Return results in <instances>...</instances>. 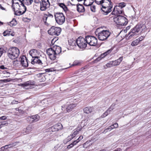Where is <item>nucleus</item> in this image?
Returning <instances> with one entry per match:
<instances>
[{
    "label": "nucleus",
    "instance_id": "1",
    "mask_svg": "<svg viewBox=\"0 0 151 151\" xmlns=\"http://www.w3.org/2000/svg\"><path fill=\"white\" fill-rule=\"evenodd\" d=\"M19 54V50L16 47H10L7 51V55L9 58L12 60L15 59L17 58Z\"/></svg>",
    "mask_w": 151,
    "mask_h": 151
},
{
    "label": "nucleus",
    "instance_id": "2",
    "mask_svg": "<svg viewBox=\"0 0 151 151\" xmlns=\"http://www.w3.org/2000/svg\"><path fill=\"white\" fill-rule=\"evenodd\" d=\"M113 19L115 22L119 25L125 26L128 23L127 19L122 15H118L114 17Z\"/></svg>",
    "mask_w": 151,
    "mask_h": 151
},
{
    "label": "nucleus",
    "instance_id": "3",
    "mask_svg": "<svg viewBox=\"0 0 151 151\" xmlns=\"http://www.w3.org/2000/svg\"><path fill=\"white\" fill-rule=\"evenodd\" d=\"M142 25L141 24H137L132 29L131 31L129 32L126 38L128 40L131 39V38L135 35H136L142 28Z\"/></svg>",
    "mask_w": 151,
    "mask_h": 151
},
{
    "label": "nucleus",
    "instance_id": "4",
    "mask_svg": "<svg viewBox=\"0 0 151 151\" xmlns=\"http://www.w3.org/2000/svg\"><path fill=\"white\" fill-rule=\"evenodd\" d=\"M86 39L81 36L79 37L76 40V44L81 49H83L86 48L87 46V42Z\"/></svg>",
    "mask_w": 151,
    "mask_h": 151
},
{
    "label": "nucleus",
    "instance_id": "5",
    "mask_svg": "<svg viewBox=\"0 0 151 151\" xmlns=\"http://www.w3.org/2000/svg\"><path fill=\"white\" fill-rule=\"evenodd\" d=\"M111 34L109 31L103 30L98 33V37L99 40L104 41L107 40Z\"/></svg>",
    "mask_w": 151,
    "mask_h": 151
},
{
    "label": "nucleus",
    "instance_id": "6",
    "mask_svg": "<svg viewBox=\"0 0 151 151\" xmlns=\"http://www.w3.org/2000/svg\"><path fill=\"white\" fill-rule=\"evenodd\" d=\"M55 18L57 23L59 24H63L65 21V17L62 13L56 12L55 13Z\"/></svg>",
    "mask_w": 151,
    "mask_h": 151
},
{
    "label": "nucleus",
    "instance_id": "7",
    "mask_svg": "<svg viewBox=\"0 0 151 151\" xmlns=\"http://www.w3.org/2000/svg\"><path fill=\"white\" fill-rule=\"evenodd\" d=\"M95 2L98 4H101L102 7H113L111 0H95Z\"/></svg>",
    "mask_w": 151,
    "mask_h": 151
},
{
    "label": "nucleus",
    "instance_id": "8",
    "mask_svg": "<svg viewBox=\"0 0 151 151\" xmlns=\"http://www.w3.org/2000/svg\"><path fill=\"white\" fill-rule=\"evenodd\" d=\"M61 31L60 28L52 26L48 30V32L50 35L58 36L60 34Z\"/></svg>",
    "mask_w": 151,
    "mask_h": 151
},
{
    "label": "nucleus",
    "instance_id": "9",
    "mask_svg": "<svg viewBox=\"0 0 151 151\" xmlns=\"http://www.w3.org/2000/svg\"><path fill=\"white\" fill-rule=\"evenodd\" d=\"M87 42L89 45L95 46L97 43V39L93 36H86Z\"/></svg>",
    "mask_w": 151,
    "mask_h": 151
},
{
    "label": "nucleus",
    "instance_id": "10",
    "mask_svg": "<svg viewBox=\"0 0 151 151\" xmlns=\"http://www.w3.org/2000/svg\"><path fill=\"white\" fill-rule=\"evenodd\" d=\"M40 10L42 11H45L50 6V4L49 0H40Z\"/></svg>",
    "mask_w": 151,
    "mask_h": 151
},
{
    "label": "nucleus",
    "instance_id": "11",
    "mask_svg": "<svg viewBox=\"0 0 151 151\" xmlns=\"http://www.w3.org/2000/svg\"><path fill=\"white\" fill-rule=\"evenodd\" d=\"M114 48L113 47H111L110 49L108 50L105 52L101 54L100 56L93 61V63H96L99 61L102 58L105 57L107 55L111 53L113 50Z\"/></svg>",
    "mask_w": 151,
    "mask_h": 151
},
{
    "label": "nucleus",
    "instance_id": "12",
    "mask_svg": "<svg viewBox=\"0 0 151 151\" xmlns=\"http://www.w3.org/2000/svg\"><path fill=\"white\" fill-rule=\"evenodd\" d=\"M46 52L51 60H54L56 58L57 55L55 54L54 51L52 47L47 49L46 50Z\"/></svg>",
    "mask_w": 151,
    "mask_h": 151
},
{
    "label": "nucleus",
    "instance_id": "13",
    "mask_svg": "<svg viewBox=\"0 0 151 151\" xmlns=\"http://www.w3.org/2000/svg\"><path fill=\"white\" fill-rule=\"evenodd\" d=\"M22 6L23 7V9H24V10L23 11L20 10H17L15 11V8L13 7V4L12 5V8L14 11V14L15 15L17 16H19L21 15H22L25 13L27 10L26 7L24 6V4L22 3Z\"/></svg>",
    "mask_w": 151,
    "mask_h": 151
},
{
    "label": "nucleus",
    "instance_id": "14",
    "mask_svg": "<svg viewBox=\"0 0 151 151\" xmlns=\"http://www.w3.org/2000/svg\"><path fill=\"white\" fill-rule=\"evenodd\" d=\"M84 124L83 123H81V124L79 125L78 127L76 129V130L71 135V136L73 138L75 137L78 133L81 130L82 128L84 127Z\"/></svg>",
    "mask_w": 151,
    "mask_h": 151
},
{
    "label": "nucleus",
    "instance_id": "15",
    "mask_svg": "<svg viewBox=\"0 0 151 151\" xmlns=\"http://www.w3.org/2000/svg\"><path fill=\"white\" fill-rule=\"evenodd\" d=\"M124 13V11L122 9L118 8L117 7L115 6L113 10L111 13L112 14H122Z\"/></svg>",
    "mask_w": 151,
    "mask_h": 151
},
{
    "label": "nucleus",
    "instance_id": "16",
    "mask_svg": "<svg viewBox=\"0 0 151 151\" xmlns=\"http://www.w3.org/2000/svg\"><path fill=\"white\" fill-rule=\"evenodd\" d=\"M21 84V86L23 87H27L29 86L30 88H32V86L35 84V82L32 80H30L25 82L23 84Z\"/></svg>",
    "mask_w": 151,
    "mask_h": 151
},
{
    "label": "nucleus",
    "instance_id": "17",
    "mask_svg": "<svg viewBox=\"0 0 151 151\" xmlns=\"http://www.w3.org/2000/svg\"><path fill=\"white\" fill-rule=\"evenodd\" d=\"M33 59H32L31 63L32 64H38L40 65L42 64V62L40 58V57L37 56L36 57H33Z\"/></svg>",
    "mask_w": 151,
    "mask_h": 151
},
{
    "label": "nucleus",
    "instance_id": "18",
    "mask_svg": "<svg viewBox=\"0 0 151 151\" xmlns=\"http://www.w3.org/2000/svg\"><path fill=\"white\" fill-rule=\"evenodd\" d=\"M76 106V104H71L68 105L66 107V110H64V112H69L71 111Z\"/></svg>",
    "mask_w": 151,
    "mask_h": 151
},
{
    "label": "nucleus",
    "instance_id": "19",
    "mask_svg": "<svg viewBox=\"0 0 151 151\" xmlns=\"http://www.w3.org/2000/svg\"><path fill=\"white\" fill-rule=\"evenodd\" d=\"M52 47L54 50L55 54L57 55H58L61 52V48L59 46L55 45Z\"/></svg>",
    "mask_w": 151,
    "mask_h": 151
},
{
    "label": "nucleus",
    "instance_id": "20",
    "mask_svg": "<svg viewBox=\"0 0 151 151\" xmlns=\"http://www.w3.org/2000/svg\"><path fill=\"white\" fill-rule=\"evenodd\" d=\"M25 58H21V63L23 66L27 67L28 65V60L26 57H25Z\"/></svg>",
    "mask_w": 151,
    "mask_h": 151
},
{
    "label": "nucleus",
    "instance_id": "21",
    "mask_svg": "<svg viewBox=\"0 0 151 151\" xmlns=\"http://www.w3.org/2000/svg\"><path fill=\"white\" fill-rule=\"evenodd\" d=\"M112 8V7H111V6H110V7H102L101 9L105 13V15H107L108 14V13H109L111 11V9Z\"/></svg>",
    "mask_w": 151,
    "mask_h": 151
},
{
    "label": "nucleus",
    "instance_id": "22",
    "mask_svg": "<svg viewBox=\"0 0 151 151\" xmlns=\"http://www.w3.org/2000/svg\"><path fill=\"white\" fill-rule=\"evenodd\" d=\"M77 10L79 12H83L85 11V9L84 6L79 4L77 5Z\"/></svg>",
    "mask_w": 151,
    "mask_h": 151
},
{
    "label": "nucleus",
    "instance_id": "23",
    "mask_svg": "<svg viewBox=\"0 0 151 151\" xmlns=\"http://www.w3.org/2000/svg\"><path fill=\"white\" fill-rule=\"evenodd\" d=\"M30 55L32 58L37 56L38 51L35 49H33L31 50L29 52Z\"/></svg>",
    "mask_w": 151,
    "mask_h": 151
},
{
    "label": "nucleus",
    "instance_id": "24",
    "mask_svg": "<svg viewBox=\"0 0 151 151\" xmlns=\"http://www.w3.org/2000/svg\"><path fill=\"white\" fill-rule=\"evenodd\" d=\"M93 109V108L92 107H87L83 109V111L84 113L87 114H88L92 112Z\"/></svg>",
    "mask_w": 151,
    "mask_h": 151
},
{
    "label": "nucleus",
    "instance_id": "25",
    "mask_svg": "<svg viewBox=\"0 0 151 151\" xmlns=\"http://www.w3.org/2000/svg\"><path fill=\"white\" fill-rule=\"evenodd\" d=\"M123 60V57H121L118 59L114 61H112L113 66H115L119 65Z\"/></svg>",
    "mask_w": 151,
    "mask_h": 151
},
{
    "label": "nucleus",
    "instance_id": "26",
    "mask_svg": "<svg viewBox=\"0 0 151 151\" xmlns=\"http://www.w3.org/2000/svg\"><path fill=\"white\" fill-rule=\"evenodd\" d=\"M21 3V5H22V3L24 4V3L27 5H31L33 2V0H18Z\"/></svg>",
    "mask_w": 151,
    "mask_h": 151
},
{
    "label": "nucleus",
    "instance_id": "27",
    "mask_svg": "<svg viewBox=\"0 0 151 151\" xmlns=\"http://www.w3.org/2000/svg\"><path fill=\"white\" fill-rule=\"evenodd\" d=\"M56 128V129L54 131H58L60 129H61L63 128V126L61 123H57L54 126L52 127V129L55 128Z\"/></svg>",
    "mask_w": 151,
    "mask_h": 151
},
{
    "label": "nucleus",
    "instance_id": "28",
    "mask_svg": "<svg viewBox=\"0 0 151 151\" xmlns=\"http://www.w3.org/2000/svg\"><path fill=\"white\" fill-rule=\"evenodd\" d=\"M8 25H9L11 27H13L15 26L17 24V22L15 18L13 19L12 21L9 22L7 23Z\"/></svg>",
    "mask_w": 151,
    "mask_h": 151
},
{
    "label": "nucleus",
    "instance_id": "29",
    "mask_svg": "<svg viewBox=\"0 0 151 151\" xmlns=\"http://www.w3.org/2000/svg\"><path fill=\"white\" fill-rule=\"evenodd\" d=\"M118 126V123H114V124H111L110 126L109 127L106 129V130H108L110 131L111 130L114 128H117Z\"/></svg>",
    "mask_w": 151,
    "mask_h": 151
},
{
    "label": "nucleus",
    "instance_id": "30",
    "mask_svg": "<svg viewBox=\"0 0 151 151\" xmlns=\"http://www.w3.org/2000/svg\"><path fill=\"white\" fill-rule=\"evenodd\" d=\"M126 5V4L124 2L119 3L117 4L116 6L118 8H120L122 9L123 7H125Z\"/></svg>",
    "mask_w": 151,
    "mask_h": 151
},
{
    "label": "nucleus",
    "instance_id": "31",
    "mask_svg": "<svg viewBox=\"0 0 151 151\" xmlns=\"http://www.w3.org/2000/svg\"><path fill=\"white\" fill-rule=\"evenodd\" d=\"M31 116L33 119V122H36L38 121L40 119V116L37 114L33 115Z\"/></svg>",
    "mask_w": 151,
    "mask_h": 151
},
{
    "label": "nucleus",
    "instance_id": "32",
    "mask_svg": "<svg viewBox=\"0 0 151 151\" xmlns=\"http://www.w3.org/2000/svg\"><path fill=\"white\" fill-rule=\"evenodd\" d=\"M10 33H11V30L10 29H6L3 33V35L4 36H9Z\"/></svg>",
    "mask_w": 151,
    "mask_h": 151
},
{
    "label": "nucleus",
    "instance_id": "33",
    "mask_svg": "<svg viewBox=\"0 0 151 151\" xmlns=\"http://www.w3.org/2000/svg\"><path fill=\"white\" fill-rule=\"evenodd\" d=\"M92 145L90 141H87L83 145V147L84 148H87Z\"/></svg>",
    "mask_w": 151,
    "mask_h": 151
},
{
    "label": "nucleus",
    "instance_id": "34",
    "mask_svg": "<svg viewBox=\"0 0 151 151\" xmlns=\"http://www.w3.org/2000/svg\"><path fill=\"white\" fill-rule=\"evenodd\" d=\"M69 44V45L73 46H76V40L75 41L73 40H68Z\"/></svg>",
    "mask_w": 151,
    "mask_h": 151
},
{
    "label": "nucleus",
    "instance_id": "35",
    "mask_svg": "<svg viewBox=\"0 0 151 151\" xmlns=\"http://www.w3.org/2000/svg\"><path fill=\"white\" fill-rule=\"evenodd\" d=\"M140 42V40H138V39H137L135 40H134V41H133L132 42L131 45L132 46H135L137 45Z\"/></svg>",
    "mask_w": 151,
    "mask_h": 151
},
{
    "label": "nucleus",
    "instance_id": "36",
    "mask_svg": "<svg viewBox=\"0 0 151 151\" xmlns=\"http://www.w3.org/2000/svg\"><path fill=\"white\" fill-rule=\"evenodd\" d=\"M47 14H44L43 16L42 17V19L44 23L45 24L48 26V25L49 24L47 22H46V18H47L46 16H47Z\"/></svg>",
    "mask_w": 151,
    "mask_h": 151
},
{
    "label": "nucleus",
    "instance_id": "37",
    "mask_svg": "<svg viewBox=\"0 0 151 151\" xmlns=\"http://www.w3.org/2000/svg\"><path fill=\"white\" fill-rule=\"evenodd\" d=\"M13 64L16 67H19L21 64V61L15 60L13 62Z\"/></svg>",
    "mask_w": 151,
    "mask_h": 151
},
{
    "label": "nucleus",
    "instance_id": "38",
    "mask_svg": "<svg viewBox=\"0 0 151 151\" xmlns=\"http://www.w3.org/2000/svg\"><path fill=\"white\" fill-rule=\"evenodd\" d=\"M32 128L31 127L29 126H28L27 128L25 133L27 134L29 133L31 131H32Z\"/></svg>",
    "mask_w": 151,
    "mask_h": 151
},
{
    "label": "nucleus",
    "instance_id": "39",
    "mask_svg": "<svg viewBox=\"0 0 151 151\" xmlns=\"http://www.w3.org/2000/svg\"><path fill=\"white\" fill-rule=\"evenodd\" d=\"M27 121L29 123H33V119L32 116H29L26 119Z\"/></svg>",
    "mask_w": 151,
    "mask_h": 151
},
{
    "label": "nucleus",
    "instance_id": "40",
    "mask_svg": "<svg viewBox=\"0 0 151 151\" xmlns=\"http://www.w3.org/2000/svg\"><path fill=\"white\" fill-rule=\"evenodd\" d=\"M73 138L72 137V136H71V135H70V136H68V137L65 140H64V142H65V141L66 140V142H68L70 140H71Z\"/></svg>",
    "mask_w": 151,
    "mask_h": 151
},
{
    "label": "nucleus",
    "instance_id": "41",
    "mask_svg": "<svg viewBox=\"0 0 151 151\" xmlns=\"http://www.w3.org/2000/svg\"><path fill=\"white\" fill-rule=\"evenodd\" d=\"M106 66L108 67H111V66H114L112 61L109 62L106 64Z\"/></svg>",
    "mask_w": 151,
    "mask_h": 151
},
{
    "label": "nucleus",
    "instance_id": "42",
    "mask_svg": "<svg viewBox=\"0 0 151 151\" xmlns=\"http://www.w3.org/2000/svg\"><path fill=\"white\" fill-rule=\"evenodd\" d=\"M4 50L3 48L0 47V57L4 53Z\"/></svg>",
    "mask_w": 151,
    "mask_h": 151
},
{
    "label": "nucleus",
    "instance_id": "43",
    "mask_svg": "<svg viewBox=\"0 0 151 151\" xmlns=\"http://www.w3.org/2000/svg\"><path fill=\"white\" fill-rule=\"evenodd\" d=\"M11 79L10 78H8L2 80L1 81H3L4 82H7L11 81Z\"/></svg>",
    "mask_w": 151,
    "mask_h": 151
},
{
    "label": "nucleus",
    "instance_id": "44",
    "mask_svg": "<svg viewBox=\"0 0 151 151\" xmlns=\"http://www.w3.org/2000/svg\"><path fill=\"white\" fill-rule=\"evenodd\" d=\"M47 16H48V18H49L51 20L52 19H53V15H52V14H51L49 13L47 15Z\"/></svg>",
    "mask_w": 151,
    "mask_h": 151
},
{
    "label": "nucleus",
    "instance_id": "45",
    "mask_svg": "<svg viewBox=\"0 0 151 151\" xmlns=\"http://www.w3.org/2000/svg\"><path fill=\"white\" fill-rule=\"evenodd\" d=\"M95 9L96 7L95 6H91V10L93 12H95Z\"/></svg>",
    "mask_w": 151,
    "mask_h": 151
},
{
    "label": "nucleus",
    "instance_id": "46",
    "mask_svg": "<svg viewBox=\"0 0 151 151\" xmlns=\"http://www.w3.org/2000/svg\"><path fill=\"white\" fill-rule=\"evenodd\" d=\"M58 5L59 6L63 9L65 4L63 3H59L58 4Z\"/></svg>",
    "mask_w": 151,
    "mask_h": 151
},
{
    "label": "nucleus",
    "instance_id": "47",
    "mask_svg": "<svg viewBox=\"0 0 151 151\" xmlns=\"http://www.w3.org/2000/svg\"><path fill=\"white\" fill-rule=\"evenodd\" d=\"M93 2H94V1H93V2H91V3L90 2L89 4H87L85 3V2L84 1V2L83 3V4L84 5V6H90L93 3Z\"/></svg>",
    "mask_w": 151,
    "mask_h": 151
},
{
    "label": "nucleus",
    "instance_id": "48",
    "mask_svg": "<svg viewBox=\"0 0 151 151\" xmlns=\"http://www.w3.org/2000/svg\"><path fill=\"white\" fill-rule=\"evenodd\" d=\"M19 142H14L11 143L12 146L13 147L15 146L17 144L19 143Z\"/></svg>",
    "mask_w": 151,
    "mask_h": 151
},
{
    "label": "nucleus",
    "instance_id": "49",
    "mask_svg": "<svg viewBox=\"0 0 151 151\" xmlns=\"http://www.w3.org/2000/svg\"><path fill=\"white\" fill-rule=\"evenodd\" d=\"M53 70H53V68H50L46 69L45 70V71L46 72H52L53 71Z\"/></svg>",
    "mask_w": 151,
    "mask_h": 151
},
{
    "label": "nucleus",
    "instance_id": "50",
    "mask_svg": "<svg viewBox=\"0 0 151 151\" xmlns=\"http://www.w3.org/2000/svg\"><path fill=\"white\" fill-rule=\"evenodd\" d=\"M63 9L65 12H66L69 11L68 9L65 5L64 6Z\"/></svg>",
    "mask_w": 151,
    "mask_h": 151
},
{
    "label": "nucleus",
    "instance_id": "51",
    "mask_svg": "<svg viewBox=\"0 0 151 151\" xmlns=\"http://www.w3.org/2000/svg\"><path fill=\"white\" fill-rule=\"evenodd\" d=\"M109 114L107 112H106V111L101 116L102 117H104L106 116L108 114Z\"/></svg>",
    "mask_w": 151,
    "mask_h": 151
},
{
    "label": "nucleus",
    "instance_id": "52",
    "mask_svg": "<svg viewBox=\"0 0 151 151\" xmlns=\"http://www.w3.org/2000/svg\"><path fill=\"white\" fill-rule=\"evenodd\" d=\"M109 114L107 112H106V111L101 116L102 117H104L106 116L108 114Z\"/></svg>",
    "mask_w": 151,
    "mask_h": 151
},
{
    "label": "nucleus",
    "instance_id": "53",
    "mask_svg": "<svg viewBox=\"0 0 151 151\" xmlns=\"http://www.w3.org/2000/svg\"><path fill=\"white\" fill-rule=\"evenodd\" d=\"M109 114L107 112H106V111L101 116L102 117H104L106 116L108 114Z\"/></svg>",
    "mask_w": 151,
    "mask_h": 151
},
{
    "label": "nucleus",
    "instance_id": "54",
    "mask_svg": "<svg viewBox=\"0 0 151 151\" xmlns=\"http://www.w3.org/2000/svg\"><path fill=\"white\" fill-rule=\"evenodd\" d=\"M109 114L107 112H106V111L101 116L102 117H104L106 116L108 114Z\"/></svg>",
    "mask_w": 151,
    "mask_h": 151
},
{
    "label": "nucleus",
    "instance_id": "55",
    "mask_svg": "<svg viewBox=\"0 0 151 151\" xmlns=\"http://www.w3.org/2000/svg\"><path fill=\"white\" fill-rule=\"evenodd\" d=\"M79 63L76 61H75L73 62V64L70 67L74 66H76L78 65Z\"/></svg>",
    "mask_w": 151,
    "mask_h": 151
},
{
    "label": "nucleus",
    "instance_id": "56",
    "mask_svg": "<svg viewBox=\"0 0 151 151\" xmlns=\"http://www.w3.org/2000/svg\"><path fill=\"white\" fill-rule=\"evenodd\" d=\"M6 119V117L4 116L0 117V119L1 120H5Z\"/></svg>",
    "mask_w": 151,
    "mask_h": 151
},
{
    "label": "nucleus",
    "instance_id": "57",
    "mask_svg": "<svg viewBox=\"0 0 151 151\" xmlns=\"http://www.w3.org/2000/svg\"><path fill=\"white\" fill-rule=\"evenodd\" d=\"M79 142V141H78V140H76L74 141L72 143V144L74 146V145H76L77 143Z\"/></svg>",
    "mask_w": 151,
    "mask_h": 151
},
{
    "label": "nucleus",
    "instance_id": "58",
    "mask_svg": "<svg viewBox=\"0 0 151 151\" xmlns=\"http://www.w3.org/2000/svg\"><path fill=\"white\" fill-rule=\"evenodd\" d=\"M18 102L20 103V102L18 101L15 100H14L12 102V104H17Z\"/></svg>",
    "mask_w": 151,
    "mask_h": 151
},
{
    "label": "nucleus",
    "instance_id": "59",
    "mask_svg": "<svg viewBox=\"0 0 151 151\" xmlns=\"http://www.w3.org/2000/svg\"><path fill=\"white\" fill-rule=\"evenodd\" d=\"M73 146H74L73 145L72 143H71L70 145H68L67 146V148L68 149H70V148H72V147H73Z\"/></svg>",
    "mask_w": 151,
    "mask_h": 151
},
{
    "label": "nucleus",
    "instance_id": "60",
    "mask_svg": "<svg viewBox=\"0 0 151 151\" xmlns=\"http://www.w3.org/2000/svg\"><path fill=\"white\" fill-rule=\"evenodd\" d=\"M16 8L18 9H19V10L21 9H20L19 8L20 7H21V6H20V5L19 4V3L16 4Z\"/></svg>",
    "mask_w": 151,
    "mask_h": 151
},
{
    "label": "nucleus",
    "instance_id": "61",
    "mask_svg": "<svg viewBox=\"0 0 151 151\" xmlns=\"http://www.w3.org/2000/svg\"><path fill=\"white\" fill-rule=\"evenodd\" d=\"M61 107H62V108H61V109L62 110V112H63V113H65L64 112V110H66V107H65V106H61Z\"/></svg>",
    "mask_w": 151,
    "mask_h": 151
},
{
    "label": "nucleus",
    "instance_id": "62",
    "mask_svg": "<svg viewBox=\"0 0 151 151\" xmlns=\"http://www.w3.org/2000/svg\"><path fill=\"white\" fill-rule=\"evenodd\" d=\"M0 69H7V68H6V67H5L4 65H2L0 66Z\"/></svg>",
    "mask_w": 151,
    "mask_h": 151
},
{
    "label": "nucleus",
    "instance_id": "63",
    "mask_svg": "<svg viewBox=\"0 0 151 151\" xmlns=\"http://www.w3.org/2000/svg\"><path fill=\"white\" fill-rule=\"evenodd\" d=\"M46 17H47V18H46V22H47V21L48 22H50L52 20L50 19L49 18H48V17L47 16H47H46Z\"/></svg>",
    "mask_w": 151,
    "mask_h": 151
},
{
    "label": "nucleus",
    "instance_id": "64",
    "mask_svg": "<svg viewBox=\"0 0 151 151\" xmlns=\"http://www.w3.org/2000/svg\"><path fill=\"white\" fill-rule=\"evenodd\" d=\"M145 37L144 36H141L138 39V40H140V41L144 39Z\"/></svg>",
    "mask_w": 151,
    "mask_h": 151
}]
</instances>
